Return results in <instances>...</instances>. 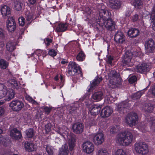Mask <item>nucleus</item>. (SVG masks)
Segmentation results:
<instances>
[{
    "label": "nucleus",
    "instance_id": "nucleus-1",
    "mask_svg": "<svg viewBox=\"0 0 155 155\" xmlns=\"http://www.w3.org/2000/svg\"><path fill=\"white\" fill-rule=\"evenodd\" d=\"M99 15L100 18L97 20L95 29L97 31H101L103 30V23L104 21L111 19V13L106 9H102L99 10Z\"/></svg>",
    "mask_w": 155,
    "mask_h": 155
},
{
    "label": "nucleus",
    "instance_id": "nucleus-2",
    "mask_svg": "<svg viewBox=\"0 0 155 155\" xmlns=\"http://www.w3.org/2000/svg\"><path fill=\"white\" fill-rule=\"evenodd\" d=\"M116 139L117 142L120 144L128 146L132 142L133 137L131 132L125 131L118 134Z\"/></svg>",
    "mask_w": 155,
    "mask_h": 155
},
{
    "label": "nucleus",
    "instance_id": "nucleus-3",
    "mask_svg": "<svg viewBox=\"0 0 155 155\" xmlns=\"http://www.w3.org/2000/svg\"><path fill=\"white\" fill-rule=\"evenodd\" d=\"M68 70L67 73L68 77L72 76V80L74 82L76 83V81H74L75 78H78L79 77L81 76V69L79 65L75 62H70L68 64Z\"/></svg>",
    "mask_w": 155,
    "mask_h": 155
},
{
    "label": "nucleus",
    "instance_id": "nucleus-4",
    "mask_svg": "<svg viewBox=\"0 0 155 155\" xmlns=\"http://www.w3.org/2000/svg\"><path fill=\"white\" fill-rule=\"evenodd\" d=\"M134 148L137 153L142 155L146 154L149 152L148 145L143 142H136L134 144Z\"/></svg>",
    "mask_w": 155,
    "mask_h": 155
},
{
    "label": "nucleus",
    "instance_id": "nucleus-5",
    "mask_svg": "<svg viewBox=\"0 0 155 155\" xmlns=\"http://www.w3.org/2000/svg\"><path fill=\"white\" fill-rule=\"evenodd\" d=\"M138 117L136 113H131L128 114L125 118V122L130 127L134 126L137 123Z\"/></svg>",
    "mask_w": 155,
    "mask_h": 155
},
{
    "label": "nucleus",
    "instance_id": "nucleus-6",
    "mask_svg": "<svg viewBox=\"0 0 155 155\" xmlns=\"http://www.w3.org/2000/svg\"><path fill=\"white\" fill-rule=\"evenodd\" d=\"M9 106L12 110L15 112H19L24 107L23 102L18 99L13 100L9 103Z\"/></svg>",
    "mask_w": 155,
    "mask_h": 155
},
{
    "label": "nucleus",
    "instance_id": "nucleus-7",
    "mask_svg": "<svg viewBox=\"0 0 155 155\" xmlns=\"http://www.w3.org/2000/svg\"><path fill=\"white\" fill-rule=\"evenodd\" d=\"M133 54L130 51H127L123 58L122 62L124 66H131L133 65V60L132 59Z\"/></svg>",
    "mask_w": 155,
    "mask_h": 155
},
{
    "label": "nucleus",
    "instance_id": "nucleus-8",
    "mask_svg": "<svg viewBox=\"0 0 155 155\" xmlns=\"http://www.w3.org/2000/svg\"><path fill=\"white\" fill-rule=\"evenodd\" d=\"M108 76L110 84L116 85L118 83L117 81L118 74L115 70H110L108 73Z\"/></svg>",
    "mask_w": 155,
    "mask_h": 155
},
{
    "label": "nucleus",
    "instance_id": "nucleus-9",
    "mask_svg": "<svg viewBox=\"0 0 155 155\" xmlns=\"http://www.w3.org/2000/svg\"><path fill=\"white\" fill-rule=\"evenodd\" d=\"M151 68V65L146 63H142L136 66L137 71L140 73H145L149 72Z\"/></svg>",
    "mask_w": 155,
    "mask_h": 155
},
{
    "label": "nucleus",
    "instance_id": "nucleus-10",
    "mask_svg": "<svg viewBox=\"0 0 155 155\" xmlns=\"http://www.w3.org/2000/svg\"><path fill=\"white\" fill-rule=\"evenodd\" d=\"M145 47L146 52L153 53L155 47V45L153 40L151 38L147 39L145 42Z\"/></svg>",
    "mask_w": 155,
    "mask_h": 155
},
{
    "label": "nucleus",
    "instance_id": "nucleus-11",
    "mask_svg": "<svg viewBox=\"0 0 155 155\" xmlns=\"http://www.w3.org/2000/svg\"><path fill=\"white\" fill-rule=\"evenodd\" d=\"M122 3L119 0H110L108 4V7L113 10H119L121 7Z\"/></svg>",
    "mask_w": 155,
    "mask_h": 155
},
{
    "label": "nucleus",
    "instance_id": "nucleus-12",
    "mask_svg": "<svg viewBox=\"0 0 155 155\" xmlns=\"http://www.w3.org/2000/svg\"><path fill=\"white\" fill-rule=\"evenodd\" d=\"M102 25L103 30L104 27L110 31H113L115 29V23L111 19L104 21V22L103 23Z\"/></svg>",
    "mask_w": 155,
    "mask_h": 155
},
{
    "label": "nucleus",
    "instance_id": "nucleus-13",
    "mask_svg": "<svg viewBox=\"0 0 155 155\" xmlns=\"http://www.w3.org/2000/svg\"><path fill=\"white\" fill-rule=\"evenodd\" d=\"M125 38L123 32L118 31L114 35V40L117 43L122 44L125 42Z\"/></svg>",
    "mask_w": 155,
    "mask_h": 155
},
{
    "label": "nucleus",
    "instance_id": "nucleus-14",
    "mask_svg": "<svg viewBox=\"0 0 155 155\" xmlns=\"http://www.w3.org/2000/svg\"><path fill=\"white\" fill-rule=\"evenodd\" d=\"M7 28L8 31L11 32H13L16 29V23L12 17H9L7 22Z\"/></svg>",
    "mask_w": 155,
    "mask_h": 155
},
{
    "label": "nucleus",
    "instance_id": "nucleus-15",
    "mask_svg": "<svg viewBox=\"0 0 155 155\" xmlns=\"http://www.w3.org/2000/svg\"><path fill=\"white\" fill-rule=\"evenodd\" d=\"M104 134L101 132L97 133L94 136L93 142L96 145L101 144L104 141Z\"/></svg>",
    "mask_w": 155,
    "mask_h": 155
},
{
    "label": "nucleus",
    "instance_id": "nucleus-16",
    "mask_svg": "<svg viewBox=\"0 0 155 155\" xmlns=\"http://www.w3.org/2000/svg\"><path fill=\"white\" fill-rule=\"evenodd\" d=\"M83 149L86 153H92L94 150V145L91 142H86L83 144Z\"/></svg>",
    "mask_w": 155,
    "mask_h": 155
},
{
    "label": "nucleus",
    "instance_id": "nucleus-17",
    "mask_svg": "<svg viewBox=\"0 0 155 155\" xmlns=\"http://www.w3.org/2000/svg\"><path fill=\"white\" fill-rule=\"evenodd\" d=\"M73 132L75 134H78L82 133L84 130V126L83 124L80 122L76 123L72 125Z\"/></svg>",
    "mask_w": 155,
    "mask_h": 155
},
{
    "label": "nucleus",
    "instance_id": "nucleus-18",
    "mask_svg": "<svg viewBox=\"0 0 155 155\" xmlns=\"http://www.w3.org/2000/svg\"><path fill=\"white\" fill-rule=\"evenodd\" d=\"M102 80V78L100 75L97 76L92 82H91L90 87L87 91L88 92H89L93 91V89L100 83Z\"/></svg>",
    "mask_w": 155,
    "mask_h": 155
},
{
    "label": "nucleus",
    "instance_id": "nucleus-19",
    "mask_svg": "<svg viewBox=\"0 0 155 155\" xmlns=\"http://www.w3.org/2000/svg\"><path fill=\"white\" fill-rule=\"evenodd\" d=\"M113 112L112 108L108 106L104 107L101 110V115L103 117H108Z\"/></svg>",
    "mask_w": 155,
    "mask_h": 155
},
{
    "label": "nucleus",
    "instance_id": "nucleus-20",
    "mask_svg": "<svg viewBox=\"0 0 155 155\" xmlns=\"http://www.w3.org/2000/svg\"><path fill=\"white\" fill-rule=\"evenodd\" d=\"M10 135L16 140L20 139L22 137L21 132L16 128L12 129L10 131Z\"/></svg>",
    "mask_w": 155,
    "mask_h": 155
},
{
    "label": "nucleus",
    "instance_id": "nucleus-21",
    "mask_svg": "<svg viewBox=\"0 0 155 155\" xmlns=\"http://www.w3.org/2000/svg\"><path fill=\"white\" fill-rule=\"evenodd\" d=\"M68 131H69V129L65 126H63L62 127H58L56 130V132L61 135L64 138L68 136Z\"/></svg>",
    "mask_w": 155,
    "mask_h": 155
},
{
    "label": "nucleus",
    "instance_id": "nucleus-22",
    "mask_svg": "<svg viewBox=\"0 0 155 155\" xmlns=\"http://www.w3.org/2000/svg\"><path fill=\"white\" fill-rule=\"evenodd\" d=\"M102 105H94L90 108V112L92 115H97L100 112Z\"/></svg>",
    "mask_w": 155,
    "mask_h": 155
},
{
    "label": "nucleus",
    "instance_id": "nucleus-23",
    "mask_svg": "<svg viewBox=\"0 0 155 155\" xmlns=\"http://www.w3.org/2000/svg\"><path fill=\"white\" fill-rule=\"evenodd\" d=\"M104 97L103 92L101 91H98L94 93L92 96V98L96 101H100Z\"/></svg>",
    "mask_w": 155,
    "mask_h": 155
},
{
    "label": "nucleus",
    "instance_id": "nucleus-24",
    "mask_svg": "<svg viewBox=\"0 0 155 155\" xmlns=\"http://www.w3.org/2000/svg\"><path fill=\"white\" fill-rule=\"evenodd\" d=\"M1 12L4 18H6L7 17H9L11 13L10 8L6 5H5L2 7Z\"/></svg>",
    "mask_w": 155,
    "mask_h": 155
},
{
    "label": "nucleus",
    "instance_id": "nucleus-25",
    "mask_svg": "<svg viewBox=\"0 0 155 155\" xmlns=\"http://www.w3.org/2000/svg\"><path fill=\"white\" fill-rule=\"evenodd\" d=\"M129 106L128 102L126 101H123L119 104L117 107V110L120 113H124L126 111L125 109Z\"/></svg>",
    "mask_w": 155,
    "mask_h": 155
},
{
    "label": "nucleus",
    "instance_id": "nucleus-26",
    "mask_svg": "<svg viewBox=\"0 0 155 155\" xmlns=\"http://www.w3.org/2000/svg\"><path fill=\"white\" fill-rule=\"evenodd\" d=\"M24 147L25 150L28 152H32L36 150V146L31 143L25 142L24 144Z\"/></svg>",
    "mask_w": 155,
    "mask_h": 155
},
{
    "label": "nucleus",
    "instance_id": "nucleus-27",
    "mask_svg": "<svg viewBox=\"0 0 155 155\" xmlns=\"http://www.w3.org/2000/svg\"><path fill=\"white\" fill-rule=\"evenodd\" d=\"M16 43L12 41H9L7 43L6 46L7 50L9 52H12L16 48Z\"/></svg>",
    "mask_w": 155,
    "mask_h": 155
},
{
    "label": "nucleus",
    "instance_id": "nucleus-28",
    "mask_svg": "<svg viewBox=\"0 0 155 155\" xmlns=\"http://www.w3.org/2000/svg\"><path fill=\"white\" fill-rule=\"evenodd\" d=\"M139 30L136 28L130 29L128 31V34L130 38H134L137 36L139 34Z\"/></svg>",
    "mask_w": 155,
    "mask_h": 155
},
{
    "label": "nucleus",
    "instance_id": "nucleus-29",
    "mask_svg": "<svg viewBox=\"0 0 155 155\" xmlns=\"http://www.w3.org/2000/svg\"><path fill=\"white\" fill-rule=\"evenodd\" d=\"M68 146L67 144L63 145L61 148L60 149V151L58 155H68Z\"/></svg>",
    "mask_w": 155,
    "mask_h": 155
},
{
    "label": "nucleus",
    "instance_id": "nucleus-30",
    "mask_svg": "<svg viewBox=\"0 0 155 155\" xmlns=\"http://www.w3.org/2000/svg\"><path fill=\"white\" fill-rule=\"evenodd\" d=\"M15 95V91L12 89H10L8 91H7L6 101H8L12 99L14 97Z\"/></svg>",
    "mask_w": 155,
    "mask_h": 155
},
{
    "label": "nucleus",
    "instance_id": "nucleus-31",
    "mask_svg": "<svg viewBox=\"0 0 155 155\" xmlns=\"http://www.w3.org/2000/svg\"><path fill=\"white\" fill-rule=\"evenodd\" d=\"M7 92V87L4 84H0V99L5 97Z\"/></svg>",
    "mask_w": 155,
    "mask_h": 155
},
{
    "label": "nucleus",
    "instance_id": "nucleus-32",
    "mask_svg": "<svg viewBox=\"0 0 155 155\" xmlns=\"http://www.w3.org/2000/svg\"><path fill=\"white\" fill-rule=\"evenodd\" d=\"M151 21L153 23L152 27L153 29L155 31V6H153L151 13L150 14Z\"/></svg>",
    "mask_w": 155,
    "mask_h": 155
},
{
    "label": "nucleus",
    "instance_id": "nucleus-33",
    "mask_svg": "<svg viewBox=\"0 0 155 155\" xmlns=\"http://www.w3.org/2000/svg\"><path fill=\"white\" fill-rule=\"evenodd\" d=\"M67 25L66 24H59L57 26L56 30L58 32H64L67 30Z\"/></svg>",
    "mask_w": 155,
    "mask_h": 155
},
{
    "label": "nucleus",
    "instance_id": "nucleus-34",
    "mask_svg": "<svg viewBox=\"0 0 155 155\" xmlns=\"http://www.w3.org/2000/svg\"><path fill=\"white\" fill-rule=\"evenodd\" d=\"M75 140L74 135L72 136L71 138L69 139L68 141L69 147V150L71 151H72L73 149L74 146Z\"/></svg>",
    "mask_w": 155,
    "mask_h": 155
},
{
    "label": "nucleus",
    "instance_id": "nucleus-35",
    "mask_svg": "<svg viewBox=\"0 0 155 155\" xmlns=\"http://www.w3.org/2000/svg\"><path fill=\"white\" fill-rule=\"evenodd\" d=\"M132 5L137 9H140L143 6L142 2L141 0H134Z\"/></svg>",
    "mask_w": 155,
    "mask_h": 155
},
{
    "label": "nucleus",
    "instance_id": "nucleus-36",
    "mask_svg": "<svg viewBox=\"0 0 155 155\" xmlns=\"http://www.w3.org/2000/svg\"><path fill=\"white\" fill-rule=\"evenodd\" d=\"M25 17L28 21H31L34 17V14L29 11H26L25 12Z\"/></svg>",
    "mask_w": 155,
    "mask_h": 155
},
{
    "label": "nucleus",
    "instance_id": "nucleus-37",
    "mask_svg": "<svg viewBox=\"0 0 155 155\" xmlns=\"http://www.w3.org/2000/svg\"><path fill=\"white\" fill-rule=\"evenodd\" d=\"M25 134L28 138H31L35 135L34 130L32 128H29L26 130Z\"/></svg>",
    "mask_w": 155,
    "mask_h": 155
},
{
    "label": "nucleus",
    "instance_id": "nucleus-38",
    "mask_svg": "<svg viewBox=\"0 0 155 155\" xmlns=\"http://www.w3.org/2000/svg\"><path fill=\"white\" fill-rule=\"evenodd\" d=\"M120 130V127L118 126H112L110 128V131L111 134H115L118 132Z\"/></svg>",
    "mask_w": 155,
    "mask_h": 155
},
{
    "label": "nucleus",
    "instance_id": "nucleus-39",
    "mask_svg": "<svg viewBox=\"0 0 155 155\" xmlns=\"http://www.w3.org/2000/svg\"><path fill=\"white\" fill-rule=\"evenodd\" d=\"M155 107V105L154 104L150 103H148L146 105L145 109L146 111L149 112H151Z\"/></svg>",
    "mask_w": 155,
    "mask_h": 155
},
{
    "label": "nucleus",
    "instance_id": "nucleus-40",
    "mask_svg": "<svg viewBox=\"0 0 155 155\" xmlns=\"http://www.w3.org/2000/svg\"><path fill=\"white\" fill-rule=\"evenodd\" d=\"M85 55L84 52L80 51L76 57L77 60L78 61H83L85 58Z\"/></svg>",
    "mask_w": 155,
    "mask_h": 155
},
{
    "label": "nucleus",
    "instance_id": "nucleus-41",
    "mask_svg": "<svg viewBox=\"0 0 155 155\" xmlns=\"http://www.w3.org/2000/svg\"><path fill=\"white\" fill-rule=\"evenodd\" d=\"M43 147L46 150L48 153L49 155L53 154V147L48 145H44Z\"/></svg>",
    "mask_w": 155,
    "mask_h": 155
},
{
    "label": "nucleus",
    "instance_id": "nucleus-42",
    "mask_svg": "<svg viewBox=\"0 0 155 155\" xmlns=\"http://www.w3.org/2000/svg\"><path fill=\"white\" fill-rule=\"evenodd\" d=\"M22 4L20 2L17 0H15L14 2V5L15 9L18 11H20L22 9Z\"/></svg>",
    "mask_w": 155,
    "mask_h": 155
},
{
    "label": "nucleus",
    "instance_id": "nucleus-43",
    "mask_svg": "<svg viewBox=\"0 0 155 155\" xmlns=\"http://www.w3.org/2000/svg\"><path fill=\"white\" fill-rule=\"evenodd\" d=\"M8 63L2 59L0 58V68L2 69H6L8 65Z\"/></svg>",
    "mask_w": 155,
    "mask_h": 155
},
{
    "label": "nucleus",
    "instance_id": "nucleus-44",
    "mask_svg": "<svg viewBox=\"0 0 155 155\" xmlns=\"http://www.w3.org/2000/svg\"><path fill=\"white\" fill-rule=\"evenodd\" d=\"M78 108L75 107H72L69 110V113L73 115L76 116L77 115V112Z\"/></svg>",
    "mask_w": 155,
    "mask_h": 155
},
{
    "label": "nucleus",
    "instance_id": "nucleus-45",
    "mask_svg": "<svg viewBox=\"0 0 155 155\" xmlns=\"http://www.w3.org/2000/svg\"><path fill=\"white\" fill-rule=\"evenodd\" d=\"M9 85L12 87L15 88L18 86V83L17 81L14 79H10L8 81Z\"/></svg>",
    "mask_w": 155,
    "mask_h": 155
},
{
    "label": "nucleus",
    "instance_id": "nucleus-46",
    "mask_svg": "<svg viewBox=\"0 0 155 155\" xmlns=\"http://www.w3.org/2000/svg\"><path fill=\"white\" fill-rule=\"evenodd\" d=\"M142 94V93L141 92V91H139L136 93L133 94L131 97L134 100L135 99H137L140 98L141 97V95Z\"/></svg>",
    "mask_w": 155,
    "mask_h": 155
},
{
    "label": "nucleus",
    "instance_id": "nucleus-47",
    "mask_svg": "<svg viewBox=\"0 0 155 155\" xmlns=\"http://www.w3.org/2000/svg\"><path fill=\"white\" fill-rule=\"evenodd\" d=\"M146 126L144 123L139 124L138 126V129L143 132H145Z\"/></svg>",
    "mask_w": 155,
    "mask_h": 155
},
{
    "label": "nucleus",
    "instance_id": "nucleus-48",
    "mask_svg": "<svg viewBox=\"0 0 155 155\" xmlns=\"http://www.w3.org/2000/svg\"><path fill=\"white\" fill-rule=\"evenodd\" d=\"M98 155H109L107 151L105 150L101 149L99 150L97 152Z\"/></svg>",
    "mask_w": 155,
    "mask_h": 155
},
{
    "label": "nucleus",
    "instance_id": "nucleus-49",
    "mask_svg": "<svg viewBox=\"0 0 155 155\" xmlns=\"http://www.w3.org/2000/svg\"><path fill=\"white\" fill-rule=\"evenodd\" d=\"M18 22L20 25L23 26L25 24V20L23 17H21L18 18Z\"/></svg>",
    "mask_w": 155,
    "mask_h": 155
},
{
    "label": "nucleus",
    "instance_id": "nucleus-50",
    "mask_svg": "<svg viewBox=\"0 0 155 155\" xmlns=\"http://www.w3.org/2000/svg\"><path fill=\"white\" fill-rule=\"evenodd\" d=\"M114 60V58L111 55H109L107 57L106 62L107 64L110 65H112V61Z\"/></svg>",
    "mask_w": 155,
    "mask_h": 155
},
{
    "label": "nucleus",
    "instance_id": "nucleus-51",
    "mask_svg": "<svg viewBox=\"0 0 155 155\" xmlns=\"http://www.w3.org/2000/svg\"><path fill=\"white\" fill-rule=\"evenodd\" d=\"M51 124L50 123H48L45 126V130L46 132H48L51 131Z\"/></svg>",
    "mask_w": 155,
    "mask_h": 155
},
{
    "label": "nucleus",
    "instance_id": "nucleus-52",
    "mask_svg": "<svg viewBox=\"0 0 155 155\" xmlns=\"http://www.w3.org/2000/svg\"><path fill=\"white\" fill-rule=\"evenodd\" d=\"M137 77L135 76H133L130 77L129 79V81L131 84L134 83L137 81Z\"/></svg>",
    "mask_w": 155,
    "mask_h": 155
},
{
    "label": "nucleus",
    "instance_id": "nucleus-53",
    "mask_svg": "<svg viewBox=\"0 0 155 155\" xmlns=\"http://www.w3.org/2000/svg\"><path fill=\"white\" fill-rule=\"evenodd\" d=\"M57 52L54 49L50 50L48 52V54L53 57L55 56L57 54Z\"/></svg>",
    "mask_w": 155,
    "mask_h": 155
},
{
    "label": "nucleus",
    "instance_id": "nucleus-54",
    "mask_svg": "<svg viewBox=\"0 0 155 155\" xmlns=\"http://www.w3.org/2000/svg\"><path fill=\"white\" fill-rule=\"evenodd\" d=\"M52 108L51 107L46 106L44 107V110L45 112V113L48 115L50 112L51 110H52Z\"/></svg>",
    "mask_w": 155,
    "mask_h": 155
},
{
    "label": "nucleus",
    "instance_id": "nucleus-55",
    "mask_svg": "<svg viewBox=\"0 0 155 155\" xmlns=\"http://www.w3.org/2000/svg\"><path fill=\"white\" fill-rule=\"evenodd\" d=\"M116 155H125V153L122 149H118L116 153Z\"/></svg>",
    "mask_w": 155,
    "mask_h": 155
},
{
    "label": "nucleus",
    "instance_id": "nucleus-56",
    "mask_svg": "<svg viewBox=\"0 0 155 155\" xmlns=\"http://www.w3.org/2000/svg\"><path fill=\"white\" fill-rule=\"evenodd\" d=\"M89 96L90 94H85L81 98L79 99V100L80 101H83L85 99L87 100L89 99Z\"/></svg>",
    "mask_w": 155,
    "mask_h": 155
},
{
    "label": "nucleus",
    "instance_id": "nucleus-57",
    "mask_svg": "<svg viewBox=\"0 0 155 155\" xmlns=\"http://www.w3.org/2000/svg\"><path fill=\"white\" fill-rule=\"evenodd\" d=\"M84 14H86V16L88 17L91 13V10L88 7L86 8L84 12Z\"/></svg>",
    "mask_w": 155,
    "mask_h": 155
},
{
    "label": "nucleus",
    "instance_id": "nucleus-58",
    "mask_svg": "<svg viewBox=\"0 0 155 155\" xmlns=\"http://www.w3.org/2000/svg\"><path fill=\"white\" fill-rule=\"evenodd\" d=\"M151 128L152 130L155 132V119L152 120L151 123Z\"/></svg>",
    "mask_w": 155,
    "mask_h": 155
},
{
    "label": "nucleus",
    "instance_id": "nucleus-59",
    "mask_svg": "<svg viewBox=\"0 0 155 155\" xmlns=\"http://www.w3.org/2000/svg\"><path fill=\"white\" fill-rule=\"evenodd\" d=\"M5 110L3 107H0V117L2 116L5 113Z\"/></svg>",
    "mask_w": 155,
    "mask_h": 155
},
{
    "label": "nucleus",
    "instance_id": "nucleus-60",
    "mask_svg": "<svg viewBox=\"0 0 155 155\" xmlns=\"http://www.w3.org/2000/svg\"><path fill=\"white\" fill-rule=\"evenodd\" d=\"M132 20L134 22L137 21L138 19V14H136L132 17Z\"/></svg>",
    "mask_w": 155,
    "mask_h": 155
},
{
    "label": "nucleus",
    "instance_id": "nucleus-61",
    "mask_svg": "<svg viewBox=\"0 0 155 155\" xmlns=\"http://www.w3.org/2000/svg\"><path fill=\"white\" fill-rule=\"evenodd\" d=\"M45 40L47 42L46 43V45L48 46L49 45L50 43H51L52 41L51 39L49 38H46Z\"/></svg>",
    "mask_w": 155,
    "mask_h": 155
},
{
    "label": "nucleus",
    "instance_id": "nucleus-62",
    "mask_svg": "<svg viewBox=\"0 0 155 155\" xmlns=\"http://www.w3.org/2000/svg\"><path fill=\"white\" fill-rule=\"evenodd\" d=\"M5 58L8 61L10 60L11 58V54H8L7 53H6L5 54Z\"/></svg>",
    "mask_w": 155,
    "mask_h": 155
},
{
    "label": "nucleus",
    "instance_id": "nucleus-63",
    "mask_svg": "<svg viewBox=\"0 0 155 155\" xmlns=\"http://www.w3.org/2000/svg\"><path fill=\"white\" fill-rule=\"evenodd\" d=\"M4 37V31L0 28V37L2 38Z\"/></svg>",
    "mask_w": 155,
    "mask_h": 155
},
{
    "label": "nucleus",
    "instance_id": "nucleus-64",
    "mask_svg": "<svg viewBox=\"0 0 155 155\" xmlns=\"http://www.w3.org/2000/svg\"><path fill=\"white\" fill-rule=\"evenodd\" d=\"M152 94L153 95L155 96V85L152 86L151 88Z\"/></svg>",
    "mask_w": 155,
    "mask_h": 155
}]
</instances>
